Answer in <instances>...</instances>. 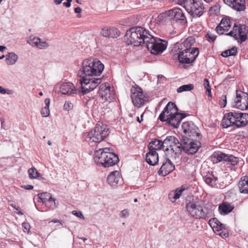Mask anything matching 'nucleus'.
I'll use <instances>...</instances> for the list:
<instances>
[{
  "label": "nucleus",
  "instance_id": "obj_4",
  "mask_svg": "<svg viewBox=\"0 0 248 248\" xmlns=\"http://www.w3.org/2000/svg\"><path fill=\"white\" fill-rule=\"evenodd\" d=\"M149 32L143 28L140 27H133L127 31L125 36L127 37L126 43L134 46H144L145 38L148 37Z\"/></svg>",
  "mask_w": 248,
  "mask_h": 248
},
{
  "label": "nucleus",
  "instance_id": "obj_41",
  "mask_svg": "<svg viewBox=\"0 0 248 248\" xmlns=\"http://www.w3.org/2000/svg\"><path fill=\"white\" fill-rule=\"evenodd\" d=\"M237 52V49L236 47H233L230 49L223 51L221 53V56L223 57H227L230 56H235Z\"/></svg>",
  "mask_w": 248,
  "mask_h": 248
},
{
  "label": "nucleus",
  "instance_id": "obj_49",
  "mask_svg": "<svg viewBox=\"0 0 248 248\" xmlns=\"http://www.w3.org/2000/svg\"><path fill=\"white\" fill-rule=\"evenodd\" d=\"M206 37L208 41L213 42L216 40L217 36L215 35L212 34V33L208 32L206 34Z\"/></svg>",
  "mask_w": 248,
  "mask_h": 248
},
{
  "label": "nucleus",
  "instance_id": "obj_3",
  "mask_svg": "<svg viewBox=\"0 0 248 248\" xmlns=\"http://www.w3.org/2000/svg\"><path fill=\"white\" fill-rule=\"evenodd\" d=\"M104 69V64L97 59H86L82 62V67L78 72V75L89 77L99 76Z\"/></svg>",
  "mask_w": 248,
  "mask_h": 248
},
{
  "label": "nucleus",
  "instance_id": "obj_33",
  "mask_svg": "<svg viewBox=\"0 0 248 248\" xmlns=\"http://www.w3.org/2000/svg\"><path fill=\"white\" fill-rule=\"evenodd\" d=\"M238 187L241 193L248 194V176L241 178L238 183Z\"/></svg>",
  "mask_w": 248,
  "mask_h": 248
},
{
  "label": "nucleus",
  "instance_id": "obj_13",
  "mask_svg": "<svg viewBox=\"0 0 248 248\" xmlns=\"http://www.w3.org/2000/svg\"><path fill=\"white\" fill-rule=\"evenodd\" d=\"M80 77L79 82L81 86L82 91L84 93L93 90L101 82V79L100 78H91L84 76H81Z\"/></svg>",
  "mask_w": 248,
  "mask_h": 248
},
{
  "label": "nucleus",
  "instance_id": "obj_44",
  "mask_svg": "<svg viewBox=\"0 0 248 248\" xmlns=\"http://www.w3.org/2000/svg\"><path fill=\"white\" fill-rule=\"evenodd\" d=\"M38 196L44 203H46L52 197L51 194L48 192L38 194Z\"/></svg>",
  "mask_w": 248,
  "mask_h": 248
},
{
  "label": "nucleus",
  "instance_id": "obj_20",
  "mask_svg": "<svg viewBox=\"0 0 248 248\" xmlns=\"http://www.w3.org/2000/svg\"><path fill=\"white\" fill-rule=\"evenodd\" d=\"M98 93L102 98L106 100H111L114 98V90L108 83H105L101 84L99 87Z\"/></svg>",
  "mask_w": 248,
  "mask_h": 248
},
{
  "label": "nucleus",
  "instance_id": "obj_47",
  "mask_svg": "<svg viewBox=\"0 0 248 248\" xmlns=\"http://www.w3.org/2000/svg\"><path fill=\"white\" fill-rule=\"evenodd\" d=\"M219 104L221 108H224L227 104V96L226 95L223 94L220 97Z\"/></svg>",
  "mask_w": 248,
  "mask_h": 248
},
{
  "label": "nucleus",
  "instance_id": "obj_31",
  "mask_svg": "<svg viewBox=\"0 0 248 248\" xmlns=\"http://www.w3.org/2000/svg\"><path fill=\"white\" fill-rule=\"evenodd\" d=\"M120 179L121 177L119 171L116 170L111 172L108 175L107 178V181L110 185L113 186L116 185Z\"/></svg>",
  "mask_w": 248,
  "mask_h": 248
},
{
  "label": "nucleus",
  "instance_id": "obj_48",
  "mask_svg": "<svg viewBox=\"0 0 248 248\" xmlns=\"http://www.w3.org/2000/svg\"><path fill=\"white\" fill-rule=\"evenodd\" d=\"M73 108V104L70 101H66L63 106V109L65 110L69 111L71 110Z\"/></svg>",
  "mask_w": 248,
  "mask_h": 248
},
{
  "label": "nucleus",
  "instance_id": "obj_29",
  "mask_svg": "<svg viewBox=\"0 0 248 248\" xmlns=\"http://www.w3.org/2000/svg\"><path fill=\"white\" fill-rule=\"evenodd\" d=\"M234 208V206L231 203L223 202L218 206V211L221 215H226L231 213Z\"/></svg>",
  "mask_w": 248,
  "mask_h": 248
},
{
  "label": "nucleus",
  "instance_id": "obj_5",
  "mask_svg": "<svg viewBox=\"0 0 248 248\" xmlns=\"http://www.w3.org/2000/svg\"><path fill=\"white\" fill-rule=\"evenodd\" d=\"M95 162L104 167H109L116 164L119 161L118 156L110 152L109 148L99 149L94 153Z\"/></svg>",
  "mask_w": 248,
  "mask_h": 248
},
{
  "label": "nucleus",
  "instance_id": "obj_6",
  "mask_svg": "<svg viewBox=\"0 0 248 248\" xmlns=\"http://www.w3.org/2000/svg\"><path fill=\"white\" fill-rule=\"evenodd\" d=\"M109 128L108 125L103 123L97 124L94 128L90 131L87 135L88 141L99 143L108 136Z\"/></svg>",
  "mask_w": 248,
  "mask_h": 248
},
{
  "label": "nucleus",
  "instance_id": "obj_64",
  "mask_svg": "<svg viewBox=\"0 0 248 248\" xmlns=\"http://www.w3.org/2000/svg\"><path fill=\"white\" fill-rule=\"evenodd\" d=\"M4 55H3L2 56H0V59H3V58H4Z\"/></svg>",
  "mask_w": 248,
  "mask_h": 248
},
{
  "label": "nucleus",
  "instance_id": "obj_24",
  "mask_svg": "<svg viewBox=\"0 0 248 248\" xmlns=\"http://www.w3.org/2000/svg\"><path fill=\"white\" fill-rule=\"evenodd\" d=\"M119 31L116 28L112 27H105L101 31V34L105 37L117 38L120 35Z\"/></svg>",
  "mask_w": 248,
  "mask_h": 248
},
{
  "label": "nucleus",
  "instance_id": "obj_25",
  "mask_svg": "<svg viewBox=\"0 0 248 248\" xmlns=\"http://www.w3.org/2000/svg\"><path fill=\"white\" fill-rule=\"evenodd\" d=\"M60 92L63 94H77L78 90L71 82L63 83L60 87Z\"/></svg>",
  "mask_w": 248,
  "mask_h": 248
},
{
  "label": "nucleus",
  "instance_id": "obj_27",
  "mask_svg": "<svg viewBox=\"0 0 248 248\" xmlns=\"http://www.w3.org/2000/svg\"><path fill=\"white\" fill-rule=\"evenodd\" d=\"M171 19H175L177 20H180L182 23H184L186 21V18L182 10L178 8H175L170 10Z\"/></svg>",
  "mask_w": 248,
  "mask_h": 248
},
{
  "label": "nucleus",
  "instance_id": "obj_2",
  "mask_svg": "<svg viewBox=\"0 0 248 248\" xmlns=\"http://www.w3.org/2000/svg\"><path fill=\"white\" fill-rule=\"evenodd\" d=\"M186 208L188 214L196 219L207 220L213 215L211 206L202 201L190 202L186 204Z\"/></svg>",
  "mask_w": 248,
  "mask_h": 248
},
{
  "label": "nucleus",
  "instance_id": "obj_62",
  "mask_svg": "<svg viewBox=\"0 0 248 248\" xmlns=\"http://www.w3.org/2000/svg\"><path fill=\"white\" fill-rule=\"evenodd\" d=\"M80 239H81L82 240H83L84 242H85V241L87 240V238H86L85 237H82V238H80Z\"/></svg>",
  "mask_w": 248,
  "mask_h": 248
},
{
  "label": "nucleus",
  "instance_id": "obj_19",
  "mask_svg": "<svg viewBox=\"0 0 248 248\" xmlns=\"http://www.w3.org/2000/svg\"><path fill=\"white\" fill-rule=\"evenodd\" d=\"M201 146L199 141L188 138L184 143L183 150L188 154L192 155L196 153Z\"/></svg>",
  "mask_w": 248,
  "mask_h": 248
},
{
  "label": "nucleus",
  "instance_id": "obj_17",
  "mask_svg": "<svg viewBox=\"0 0 248 248\" xmlns=\"http://www.w3.org/2000/svg\"><path fill=\"white\" fill-rule=\"evenodd\" d=\"M195 42V38L192 36H189L186 38L183 43H177L174 44V46L171 50V53H174L175 51H185L192 50L193 48L191 47L192 46L194 45Z\"/></svg>",
  "mask_w": 248,
  "mask_h": 248
},
{
  "label": "nucleus",
  "instance_id": "obj_18",
  "mask_svg": "<svg viewBox=\"0 0 248 248\" xmlns=\"http://www.w3.org/2000/svg\"><path fill=\"white\" fill-rule=\"evenodd\" d=\"M166 155L167 157L171 158L172 160H174L179 158L181 155L182 151L183 150V145L177 139L176 144L174 143L169 149L168 148H166Z\"/></svg>",
  "mask_w": 248,
  "mask_h": 248
},
{
  "label": "nucleus",
  "instance_id": "obj_28",
  "mask_svg": "<svg viewBox=\"0 0 248 248\" xmlns=\"http://www.w3.org/2000/svg\"><path fill=\"white\" fill-rule=\"evenodd\" d=\"M224 2L231 7L232 9L237 11H244L246 9L245 1H223Z\"/></svg>",
  "mask_w": 248,
  "mask_h": 248
},
{
  "label": "nucleus",
  "instance_id": "obj_9",
  "mask_svg": "<svg viewBox=\"0 0 248 248\" xmlns=\"http://www.w3.org/2000/svg\"><path fill=\"white\" fill-rule=\"evenodd\" d=\"M173 56H176L180 63H190L197 58L199 54V49L197 47H193L192 50L175 51L171 53Z\"/></svg>",
  "mask_w": 248,
  "mask_h": 248
},
{
  "label": "nucleus",
  "instance_id": "obj_16",
  "mask_svg": "<svg viewBox=\"0 0 248 248\" xmlns=\"http://www.w3.org/2000/svg\"><path fill=\"white\" fill-rule=\"evenodd\" d=\"M182 128L186 136L190 138H199L201 136L199 128L191 121L184 123L182 125Z\"/></svg>",
  "mask_w": 248,
  "mask_h": 248
},
{
  "label": "nucleus",
  "instance_id": "obj_26",
  "mask_svg": "<svg viewBox=\"0 0 248 248\" xmlns=\"http://www.w3.org/2000/svg\"><path fill=\"white\" fill-rule=\"evenodd\" d=\"M236 127L245 126L248 124V114L242 112H236Z\"/></svg>",
  "mask_w": 248,
  "mask_h": 248
},
{
  "label": "nucleus",
  "instance_id": "obj_59",
  "mask_svg": "<svg viewBox=\"0 0 248 248\" xmlns=\"http://www.w3.org/2000/svg\"><path fill=\"white\" fill-rule=\"evenodd\" d=\"M51 222H54V223H60V220L57 219H53L51 221Z\"/></svg>",
  "mask_w": 248,
  "mask_h": 248
},
{
  "label": "nucleus",
  "instance_id": "obj_39",
  "mask_svg": "<svg viewBox=\"0 0 248 248\" xmlns=\"http://www.w3.org/2000/svg\"><path fill=\"white\" fill-rule=\"evenodd\" d=\"M18 59V56L14 53H9L7 55L6 59V63L8 65H12L15 63Z\"/></svg>",
  "mask_w": 248,
  "mask_h": 248
},
{
  "label": "nucleus",
  "instance_id": "obj_53",
  "mask_svg": "<svg viewBox=\"0 0 248 248\" xmlns=\"http://www.w3.org/2000/svg\"><path fill=\"white\" fill-rule=\"evenodd\" d=\"M74 11H75V13H76L77 14H79L78 15H77V17L78 18H80L81 17V15H80V14L81 13V12L82 11L80 7H78L75 9Z\"/></svg>",
  "mask_w": 248,
  "mask_h": 248
},
{
  "label": "nucleus",
  "instance_id": "obj_42",
  "mask_svg": "<svg viewBox=\"0 0 248 248\" xmlns=\"http://www.w3.org/2000/svg\"><path fill=\"white\" fill-rule=\"evenodd\" d=\"M28 173L30 179H34L39 177L40 176V173L34 168L32 167L28 170Z\"/></svg>",
  "mask_w": 248,
  "mask_h": 248
},
{
  "label": "nucleus",
  "instance_id": "obj_14",
  "mask_svg": "<svg viewBox=\"0 0 248 248\" xmlns=\"http://www.w3.org/2000/svg\"><path fill=\"white\" fill-rule=\"evenodd\" d=\"M236 94L233 107L242 110L248 109V93L237 90Z\"/></svg>",
  "mask_w": 248,
  "mask_h": 248
},
{
  "label": "nucleus",
  "instance_id": "obj_51",
  "mask_svg": "<svg viewBox=\"0 0 248 248\" xmlns=\"http://www.w3.org/2000/svg\"><path fill=\"white\" fill-rule=\"evenodd\" d=\"M10 205L14 208L15 209H16L18 212H15L17 214L19 215H23V213L20 211V208L19 207H16V206L13 204H11Z\"/></svg>",
  "mask_w": 248,
  "mask_h": 248
},
{
  "label": "nucleus",
  "instance_id": "obj_40",
  "mask_svg": "<svg viewBox=\"0 0 248 248\" xmlns=\"http://www.w3.org/2000/svg\"><path fill=\"white\" fill-rule=\"evenodd\" d=\"M45 103L46 107L42 108L41 113L43 117H47L49 115V106L50 104V99L49 98H46L45 100Z\"/></svg>",
  "mask_w": 248,
  "mask_h": 248
},
{
  "label": "nucleus",
  "instance_id": "obj_10",
  "mask_svg": "<svg viewBox=\"0 0 248 248\" xmlns=\"http://www.w3.org/2000/svg\"><path fill=\"white\" fill-rule=\"evenodd\" d=\"M225 34L233 37L238 42L242 43L248 39V26L244 24H235L232 30Z\"/></svg>",
  "mask_w": 248,
  "mask_h": 248
},
{
  "label": "nucleus",
  "instance_id": "obj_55",
  "mask_svg": "<svg viewBox=\"0 0 248 248\" xmlns=\"http://www.w3.org/2000/svg\"><path fill=\"white\" fill-rule=\"evenodd\" d=\"M22 187L24 188L25 189H28V190H31V189H32L33 188V186L32 185H27L26 186H24Z\"/></svg>",
  "mask_w": 248,
  "mask_h": 248
},
{
  "label": "nucleus",
  "instance_id": "obj_21",
  "mask_svg": "<svg viewBox=\"0 0 248 248\" xmlns=\"http://www.w3.org/2000/svg\"><path fill=\"white\" fill-rule=\"evenodd\" d=\"M236 112H230L226 113L222 120L221 125L223 128H228L231 126L236 127Z\"/></svg>",
  "mask_w": 248,
  "mask_h": 248
},
{
  "label": "nucleus",
  "instance_id": "obj_46",
  "mask_svg": "<svg viewBox=\"0 0 248 248\" xmlns=\"http://www.w3.org/2000/svg\"><path fill=\"white\" fill-rule=\"evenodd\" d=\"M203 85L208 93V95L209 96H211V90L209 85V82L208 79L205 78L203 81Z\"/></svg>",
  "mask_w": 248,
  "mask_h": 248
},
{
  "label": "nucleus",
  "instance_id": "obj_58",
  "mask_svg": "<svg viewBox=\"0 0 248 248\" xmlns=\"http://www.w3.org/2000/svg\"><path fill=\"white\" fill-rule=\"evenodd\" d=\"M0 93L4 94L6 93L5 90L1 86H0Z\"/></svg>",
  "mask_w": 248,
  "mask_h": 248
},
{
  "label": "nucleus",
  "instance_id": "obj_34",
  "mask_svg": "<svg viewBox=\"0 0 248 248\" xmlns=\"http://www.w3.org/2000/svg\"><path fill=\"white\" fill-rule=\"evenodd\" d=\"M170 15V10H169L160 14L155 20L159 23L163 24L172 19Z\"/></svg>",
  "mask_w": 248,
  "mask_h": 248
},
{
  "label": "nucleus",
  "instance_id": "obj_52",
  "mask_svg": "<svg viewBox=\"0 0 248 248\" xmlns=\"http://www.w3.org/2000/svg\"><path fill=\"white\" fill-rule=\"evenodd\" d=\"M72 213L73 215L76 216L77 217H78L79 218H81L82 219H84V218L83 215H82V214L81 212H77L76 211H73L72 212Z\"/></svg>",
  "mask_w": 248,
  "mask_h": 248
},
{
  "label": "nucleus",
  "instance_id": "obj_30",
  "mask_svg": "<svg viewBox=\"0 0 248 248\" xmlns=\"http://www.w3.org/2000/svg\"><path fill=\"white\" fill-rule=\"evenodd\" d=\"M145 159L149 165L154 166L158 161V154L155 151H149L146 154Z\"/></svg>",
  "mask_w": 248,
  "mask_h": 248
},
{
  "label": "nucleus",
  "instance_id": "obj_63",
  "mask_svg": "<svg viewBox=\"0 0 248 248\" xmlns=\"http://www.w3.org/2000/svg\"><path fill=\"white\" fill-rule=\"evenodd\" d=\"M39 94L40 95L42 96V95H43V93L41 92H40V93H39Z\"/></svg>",
  "mask_w": 248,
  "mask_h": 248
},
{
  "label": "nucleus",
  "instance_id": "obj_35",
  "mask_svg": "<svg viewBox=\"0 0 248 248\" xmlns=\"http://www.w3.org/2000/svg\"><path fill=\"white\" fill-rule=\"evenodd\" d=\"M184 190L185 188L182 186L180 188H177L175 190L171 191L169 194V199L171 202H175L177 199L179 198Z\"/></svg>",
  "mask_w": 248,
  "mask_h": 248
},
{
  "label": "nucleus",
  "instance_id": "obj_12",
  "mask_svg": "<svg viewBox=\"0 0 248 248\" xmlns=\"http://www.w3.org/2000/svg\"><path fill=\"white\" fill-rule=\"evenodd\" d=\"M130 91L131 98L135 107L140 108L147 101V97L144 94L142 89L137 85L133 86Z\"/></svg>",
  "mask_w": 248,
  "mask_h": 248
},
{
  "label": "nucleus",
  "instance_id": "obj_61",
  "mask_svg": "<svg viewBox=\"0 0 248 248\" xmlns=\"http://www.w3.org/2000/svg\"><path fill=\"white\" fill-rule=\"evenodd\" d=\"M62 1H55V3L56 5H59L61 3Z\"/></svg>",
  "mask_w": 248,
  "mask_h": 248
},
{
  "label": "nucleus",
  "instance_id": "obj_57",
  "mask_svg": "<svg viewBox=\"0 0 248 248\" xmlns=\"http://www.w3.org/2000/svg\"><path fill=\"white\" fill-rule=\"evenodd\" d=\"M72 1H67L66 2H64L63 4L66 7H69L71 5V2Z\"/></svg>",
  "mask_w": 248,
  "mask_h": 248
},
{
  "label": "nucleus",
  "instance_id": "obj_54",
  "mask_svg": "<svg viewBox=\"0 0 248 248\" xmlns=\"http://www.w3.org/2000/svg\"><path fill=\"white\" fill-rule=\"evenodd\" d=\"M22 226L24 228V229L26 230V231H29L30 229V225L29 223H23L22 224Z\"/></svg>",
  "mask_w": 248,
  "mask_h": 248
},
{
  "label": "nucleus",
  "instance_id": "obj_7",
  "mask_svg": "<svg viewBox=\"0 0 248 248\" xmlns=\"http://www.w3.org/2000/svg\"><path fill=\"white\" fill-rule=\"evenodd\" d=\"M145 46L151 53L158 55L162 53L166 48V41L158 38H155L149 34L145 39Z\"/></svg>",
  "mask_w": 248,
  "mask_h": 248
},
{
  "label": "nucleus",
  "instance_id": "obj_37",
  "mask_svg": "<svg viewBox=\"0 0 248 248\" xmlns=\"http://www.w3.org/2000/svg\"><path fill=\"white\" fill-rule=\"evenodd\" d=\"M177 138L174 136H168L163 141V150L166 151V148H170L174 143L176 144Z\"/></svg>",
  "mask_w": 248,
  "mask_h": 248
},
{
  "label": "nucleus",
  "instance_id": "obj_1",
  "mask_svg": "<svg viewBox=\"0 0 248 248\" xmlns=\"http://www.w3.org/2000/svg\"><path fill=\"white\" fill-rule=\"evenodd\" d=\"M186 116V114L178 112V109L174 103L170 102L159 116L158 119L161 122H167L172 126L177 128L182 120Z\"/></svg>",
  "mask_w": 248,
  "mask_h": 248
},
{
  "label": "nucleus",
  "instance_id": "obj_32",
  "mask_svg": "<svg viewBox=\"0 0 248 248\" xmlns=\"http://www.w3.org/2000/svg\"><path fill=\"white\" fill-rule=\"evenodd\" d=\"M29 43L32 46H34L40 49H43L48 46V44L46 41H42L37 37L30 38Z\"/></svg>",
  "mask_w": 248,
  "mask_h": 248
},
{
  "label": "nucleus",
  "instance_id": "obj_43",
  "mask_svg": "<svg viewBox=\"0 0 248 248\" xmlns=\"http://www.w3.org/2000/svg\"><path fill=\"white\" fill-rule=\"evenodd\" d=\"M194 89V85L192 84L187 85H184L177 89V92L179 93H182L184 91H190Z\"/></svg>",
  "mask_w": 248,
  "mask_h": 248
},
{
  "label": "nucleus",
  "instance_id": "obj_60",
  "mask_svg": "<svg viewBox=\"0 0 248 248\" xmlns=\"http://www.w3.org/2000/svg\"><path fill=\"white\" fill-rule=\"evenodd\" d=\"M6 47L4 46H0V51H3L4 50H5Z\"/></svg>",
  "mask_w": 248,
  "mask_h": 248
},
{
  "label": "nucleus",
  "instance_id": "obj_50",
  "mask_svg": "<svg viewBox=\"0 0 248 248\" xmlns=\"http://www.w3.org/2000/svg\"><path fill=\"white\" fill-rule=\"evenodd\" d=\"M129 215V212L127 209H124L121 211L120 216L122 217H125Z\"/></svg>",
  "mask_w": 248,
  "mask_h": 248
},
{
  "label": "nucleus",
  "instance_id": "obj_38",
  "mask_svg": "<svg viewBox=\"0 0 248 248\" xmlns=\"http://www.w3.org/2000/svg\"><path fill=\"white\" fill-rule=\"evenodd\" d=\"M203 173L205 182L209 186H213L216 184V182L217 180V178L214 176L212 173H209L206 175L204 174V172Z\"/></svg>",
  "mask_w": 248,
  "mask_h": 248
},
{
  "label": "nucleus",
  "instance_id": "obj_15",
  "mask_svg": "<svg viewBox=\"0 0 248 248\" xmlns=\"http://www.w3.org/2000/svg\"><path fill=\"white\" fill-rule=\"evenodd\" d=\"M209 224L217 234L221 236L223 238L228 236V232L225 226L220 223L217 218L210 219L209 221Z\"/></svg>",
  "mask_w": 248,
  "mask_h": 248
},
{
  "label": "nucleus",
  "instance_id": "obj_22",
  "mask_svg": "<svg viewBox=\"0 0 248 248\" xmlns=\"http://www.w3.org/2000/svg\"><path fill=\"white\" fill-rule=\"evenodd\" d=\"M170 158L168 157L165 161L163 162L158 173L159 175L166 176L173 170L175 168L174 165L171 162Z\"/></svg>",
  "mask_w": 248,
  "mask_h": 248
},
{
  "label": "nucleus",
  "instance_id": "obj_8",
  "mask_svg": "<svg viewBox=\"0 0 248 248\" xmlns=\"http://www.w3.org/2000/svg\"><path fill=\"white\" fill-rule=\"evenodd\" d=\"M212 160L215 163L221 161L226 162V165L228 167L230 168L231 170H235L236 169L235 166L237 165L239 159L232 155L218 153L213 154L212 156Z\"/></svg>",
  "mask_w": 248,
  "mask_h": 248
},
{
  "label": "nucleus",
  "instance_id": "obj_45",
  "mask_svg": "<svg viewBox=\"0 0 248 248\" xmlns=\"http://www.w3.org/2000/svg\"><path fill=\"white\" fill-rule=\"evenodd\" d=\"M46 206H47L49 209H54L56 208V199L52 197L45 203Z\"/></svg>",
  "mask_w": 248,
  "mask_h": 248
},
{
  "label": "nucleus",
  "instance_id": "obj_23",
  "mask_svg": "<svg viewBox=\"0 0 248 248\" xmlns=\"http://www.w3.org/2000/svg\"><path fill=\"white\" fill-rule=\"evenodd\" d=\"M231 27L230 19L226 17L222 19L220 23L216 27V30L219 34H223L228 31Z\"/></svg>",
  "mask_w": 248,
  "mask_h": 248
},
{
  "label": "nucleus",
  "instance_id": "obj_11",
  "mask_svg": "<svg viewBox=\"0 0 248 248\" xmlns=\"http://www.w3.org/2000/svg\"><path fill=\"white\" fill-rule=\"evenodd\" d=\"M178 4H184L187 12L194 16H200L203 14L204 7L202 1H178Z\"/></svg>",
  "mask_w": 248,
  "mask_h": 248
},
{
  "label": "nucleus",
  "instance_id": "obj_56",
  "mask_svg": "<svg viewBox=\"0 0 248 248\" xmlns=\"http://www.w3.org/2000/svg\"><path fill=\"white\" fill-rule=\"evenodd\" d=\"M144 113H143L141 115H140V118L138 117H137V121L140 123L142 121H143V115H144Z\"/></svg>",
  "mask_w": 248,
  "mask_h": 248
},
{
  "label": "nucleus",
  "instance_id": "obj_36",
  "mask_svg": "<svg viewBox=\"0 0 248 248\" xmlns=\"http://www.w3.org/2000/svg\"><path fill=\"white\" fill-rule=\"evenodd\" d=\"M150 151H156L162 149L163 150V142L157 139L151 141L148 146Z\"/></svg>",
  "mask_w": 248,
  "mask_h": 248
}]
</instances>
